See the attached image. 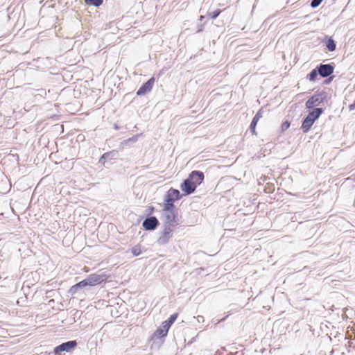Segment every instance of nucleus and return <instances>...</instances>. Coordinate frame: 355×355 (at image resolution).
Returning <instances> with one entry per match:
<instances>
[{"label": "nucleus", "instance_id": "nucleus-1", "mask_svg": "<svg viewBox=\"0 0 355 355\" xmlns=\"http://www.w3.org/2000/svg\"><path fill=\"white\" fill-rule=\"evenodd\" d=\"M178 213L176 211H162L161 219L163 222V226L175 227L179 225L178 220Z\"/></svg>", "mask_w": 355, "mask_h": 355}, {"label": "nucleus", "instance_id": "nucleus-2", "mask_svg": "<svg viewBox=\"0 0 355 355\" xmlns=\"http://www.w3.org/2000/svg\"><path fill=\"white\" fill-rule=\"evenodd\" d=\"M326 94L323 92L313 94L306 102V108L308 110L316 108L326 101Z\"/></svg>", "mask_w": 355, "mask_h": 355}, {"label": "nucleus", "instance_id": "nucleus-3", "mask_svg": "<svg viewBox=\"0 0 355 355\" xmlns=\"http://www.w3.org/2000/svg\"><path fill=\"white\" fill-rule=\"evenodd\" d=\"M173 227L163 226L162 230L160 232L159 236L157 240V243L159 245H164L166 244L173 236Z\"/></svg>", "mask_w": 355, "mask_h": 355}, {"label": "nucleus", "instance_id": "nucleus-4", "mask_svg": "<svg viewBox=\"0 0 355 355\" xmlns=\"http://www.w3.org/2000/svg\"><path fill=\"white\" fill-rule=\"evenodd\" d=\"M77 346V342L76 340H69L63 343L54 348L53 352L56 355H60L61 352H69L71 349H74Z\"/></svg>", "mask_w": 355, "mask_h": 355}, {"label": "nucleus", "instance_id": "nucleus-5", "mask_svg": "<svg viewBox=\"0 0 355 355\" xmlns=\"http://www.w3.org/2000/svg\"><path fill=\"white\" fill-rule=\"evenodd\" d=\"M318 72L322 78H327L333 73L334 71V65L331 64H320L317 66Z\"/></svg>", "mask_w": 355, "mask_h": 355}, {"label": "nucleus", "instance_id": "nucleus-6", "mask_svg": "<svg viewBox=\"0 0 355 355\" xmlns=\"http://www.w3.org/2000/svg\"><path fill=\"white\" fill-rule=\"evenodd\" d=\"M159 224V220L155 216H149L143 221L142 226L146 230L153 231L157 228Z\"/></svg>", "mask_w": 355, "mask_h": 355}, {"label": "nucleus", "instance_id": "nucleus-7", "mask_svg": "<svg viewBox=\"0 0 355 355\" xmlns=\"http://www.w3.org/2000/svg\"><path fill=\"white\" fill-rule=\"evenodd\" d=\"M107 279V275L104 274H92L89 275L87 278L89 286H93L97 284H100L105 282Z\"/></svg>", "mask_w": 355, "mask_h": 355}, {"label": "nucleus", "instance_id": "nucleus-8", "mask_svg": "<svg viewBox=\"0 0 355 355\" xmlns=\"http://www.w3.org/2000/svg\"><path fill=\"white\" fill-rule=\"evenodd\" d=\"M155 78H150L148 81L144 83L137 92V96H143L150 92L153 87Z\"/></svg>", "mask_w": 355, "mask_h": 355}, {"label": "nucleus", "instance_id": "nucleus-9", "mask_svg": "<svg viewBox=\"0 0 355 355\" xmlns=\"http://www.w3.org/2000/svg\"><path fill=\"white\" fill-rule=\"evenodd\" d=\"M180 187L185 195H190L193 193L196 189V185L191 182V180L189 177L183 181Z\"/></svg>", "mask_w": 355, "mask_h": 355}, {"label": "nucleus", "instance_id": "nucleus-10", "mask_svg": "<svg viewBox=\"0 0 355 355\" xmlns=\"http://www.w3.org/2000/svg\"><path fill=\"white\" fill-rule=\"evenodd\" d=\"M189 178L191 180L196 187L200 185L204 180L205 175L204 173L200 171H193L189 175Z\"/></svg>", "mask_w": 355, "mask_h": 355}, {"label": "nucleus", "instance_id": "nucleus-11", "mask_svg": "<svg viewBox=\"0 0 355 355\" xmlns=\"http://www.w3.org/2000/svg\"><path fill=\"white\" fill-rule=\"evenodd\" d=\"M323 112H324L323 108L316 107V108H314L311 112H310L306 116L315 122L321 116V114Z\"/></svg>", "mask_w": 355, "mask_h": 355}, {"label": "nucleus", "instance_id": "nucleus-12", "mask_svg": "<svg viewBox=\"0 0 355 355\" xmlns=\"http://www.w3.org/2000/svg\"><path fill=\"white\" fill-rule=\"evenodd\" d=\"M314 121H313L311 119L306 116L303 121L301 126V129L302 130L303 132H307L310 130L311 128L313 125Z\"/></svg>", "mask_w": 355, "mask_h": 355}, {"label": "nucleus", "instance_id": "nucleus-13", "mask_svg": "<svg viewBox=\"0 0 355 355\" xmlns=\"http://www.w3.org/2000/svg\"><path fill=\"white\" fill-rule=\"evenodd\" d=\"M168 331L164 328L157 329L153 334L152 339H162L167 336Z\"/></svg>", "mask_w": 355, "mask_h": 355}, {"label": "nucleus", "instance_id": "nucleus-14", "mask_svg": "<svg viewBox=\"0 0 355 355\" xmlns=\"http://www.w3.org/2000/svg\"><path fill=\"white\" fill-rule=\"evenodd\" d=\"M178 318V313H173L170 315L169 318L162 322V327L168 331L171 324L175 321Z\"/></svg>", "mask_w": 355, "mask_h": 355}, {"label": "nucleus", "instance_id": "nucleus-15", "mask_svg": "<svg viewBox=\"0 0 355 355\" xmlns=\"http://www.w3.org/2000/svg\"><path fill=\"white\" fill-rule=\"evenodd\" d=\"M167 194L168 196L172 198L175 201L178 200L181 198L180 193L179 190L171 188L168 192Z\"/></svg>", "mask_w": 355, "mask_h": 355}, {"label": "nucleus", "instance_id": "nucleus-16", "mask_svg": "<svg viewBox=\"0 0 355 355\" xmlns=\"http://www.w3.org/2000/svg\"><path fill=\"white\" fill-rule=\"evenodd\" d=\"M327 41L325 42L326 48L329 51H334L336 50V45L335 41L331 37H326Z\"/></svg>", "mask_w": 355, "mask_h": 355}, {"label": "nucleus", "instance_id": "nucleus-17", "mask_svg": "<svg viewBox=\"0 0 355 355\" xmlns=\"http://www.w3.org/2000/svg\"><path fill=\"white\" fill-rule=\"evenodd\" d=\"M318 75L319 73L316 67L315 69L311 70V71L308 74L307 78L311 82H315Z\"/></svg>", "mask_w": 355, "mask_h": 355}, {"label": "nucleus", "instance_id": "nucleus-18", "mask_svg": "<svg viewBox=\"0 0 355 355\" xmlns=\"http://www.w3.org/2000/svg\"><path fill=\"white\" fill-rule=\"evenodd\" d=\"M115 154L114 151L104 153L99 159V163L105 164V159H110L112 155Z\"/></svg>", "mask_w": 355, "mask_h": 355}, {"label": "nucleus", "instance_id": "nucleus-19", "mask_svg": "<svg viewBox=\"0 0 355 355\" xmlns=\"http://www.w3.org/2000/svg\"><path fill=\"white\" fill-rule=\"evenodd\" d=\"M176 211L175 206L173 203H167L164 202V207L162 211Z\"/></svg>", "mask_w": 355, "mask_h": 355}, {"label": "nucleus", "instance_id": "nucleus-20", "mask_svg": "<svg viewBox=\"0 0 355 355\" xmlns=\"http://www.w3.org/2000/svg\"><path fill=\"white\" fill-rule=\"evenodd\" d=\"M87 5L98 7L103 4V0H84Z\"/></svg>", "mask_w": 355, "mask_h": 355}, {"label": "nucleus", "instance_id": "nucleus-21", "mask_svg": "<svg viewBox=\"0 0 355 355\" xmlns=\"http://www.w3.org/2000/svg\"><path fill=\"white\" fill-rule=\"evenodd\" d=\"M132 253L134 256H139L141 254V249L139 245H135L132 249Z\"/></svg>", "mask_w": 355, "mask_h": 355}, {"label": "nucleus", "instance_id": "nucleus-22", "mask_svg": "<svg viewBox=\"0 0 355 355\" xmlns=\"http://www.w3.org/2000/svg\"><path fill=\"white\" fill-rule=\"evenodd\" d=\"M87 286H89V284L86 278L76 284V287H78L79 289L84 288Z\"/></svg>", "mask_w": 355, "mask_h": 355}, {"label": "nucleus", "instance_id": "nucleus-23", "mask_svg": "<svg viewBox=\"0 0 355 355\" xmlns=\"http://www.w3.org/2000/svg\"><path fill=\"white\" fill-rule=\"evenodd\" d=\"M257 123H258V121L255 120L254 119H252V121L250 125V130L252 135L256 134L255 128H256V125H257Z\"/></svg>", "mask_w": 355, "mask_h": 355}, {"label": "nucleus", "instance_id": "nucleus-24", "mask_svg": "<svg viewBox=\"0 0 355 355\" xmlns=\"http://www.w3.org/2000/svg\"><path fill=\"white\" fill-rule=\"evenodd\" d=\"M139 137V135H136L132 137L131 138H129L124 141L125 144H129V143H134L136 142L138 139V137Z\"/></svg>", "mask_w": 355, "mask_h": 355}, {"label": "nucleus", "instance_id": "nucleus-25", "mask_svg": "<svg viewBox=\"0 0 355 355\" xmlns=\"http://www.w3.org/2000/svg\"><path fill=\"white\" fill-rule=\"evenodd\" d=\"M220 10L218 9V10H215L213 12H209V16L211 19H216L220 15Z\"/></svg>", "mask_w": 355, "mask_h": 355}, {"label": "nucleus", "instance_id": "nucleus-26", "mask_svg": "<svg viewBox=\"0 0 355 355\" xmlns=\"http://www.w3.org/2000/svg\"><path fill=\"white\" fill-rule=\"evenodd\" d=\"M323 0H312L311 1V6L313 8H315L320 6Z\"/></svg>", "mask_w": 355, "mask_h": 355}, {"label": "nucleus", "instance_id": "nucleus-27", "mask_svg": "<svg viewBox=\"0 0 355 355\" xmlns=\"http://www.w3.org/2000/svg\"><path fill=\"white\" fill-rule=\"evenodd\" d=\"M263 110L262 109H260L257 112V114H255V116H254L253 119H254L255 120L258 121L262 117V114H263Z\"/></svg>", "mask_w": 355, "mask_h": 355}, {"label": "nucleus", "instance_id": "nucleus-28", "mask_svg": "<svg viewBox=\"0 0 355 355\" xmlns=\"http://www.w3.org/2000/svg\"><path fill=\"white\" fill-rule=\"evenodd\" d=\"M290 127V123L288 121H284L281 125L282 131L286 130Z\"/></svg>", "mask_w": 355, "mask_h": 355}, {"label": "nucleus", "instance_id": "nucleus-29", "mask_svg": "<svg viewBox=\"0 0 355 355\" xmlns=\"http://www.w3.org/2000/svg\"><path fill=\"white\" fill-rule=\"evenodd\" d=\"M164 202H166L167 203H173V204H174L175 200L172 198L168 196V195L166 193V195L165 196V198H164Z\"/></svg>", "mask_w": 355, "mask_h": 355}, {"label": "nucleus", "instance_id": "nucleus-30", "mask_svg": "<svg viewBox=\"0 0 355 355\" xmlns=\"http://www.w3.org/2000/svg\"><path fill=\"white\" fill-rule=\"evenodd\" d=\"M79 288L76 287V284L71 287L69 289V293L71 294H75L78 291Z\"/></svg>", "mask_w": 355, "mask_h": 355}, {"label": "nucleus", "instance_id": "nucleus-31", "mask_svg": "<svg viewBox=\"0 0 355 355\" xmlns=\"http://www.w3.org/2000/svg\"><path fill=\"white\" fill-rule=\"evenodd\" d=\"M203 31V24H198V30L196 31L197 33L202 32Z\"/></svg>", "mask_w": 355, "mask_h": 355}, {"label": "nucleus", "instance_id": "nucleus-32", "mask_svg": "<svg viewBox=\"0 0 355 355\" xmlns=\"http://www.w3.org/2000/svg\"><path fill=\"white\" fill-rule=\"evenodd\" d=\"M205 19L204 16H200L199 20L202 21Z\"/></svg>", "mask_w": 355, "mask_h": 355}, {"label": "nucleus", "instance_id": "nucleus-33", "mask_svg": "<svg viewBox=\"0 0 355 355\" xmlns=\"http://www.w3.org/2000/svg\"><path fill=\"white\" fill-rule=\"evenodd\" d=\"M198 318L203 319V317H202V315H198Z\"/></svg>", "mask_w": 355, "mask_h": 355}]
</instances>
